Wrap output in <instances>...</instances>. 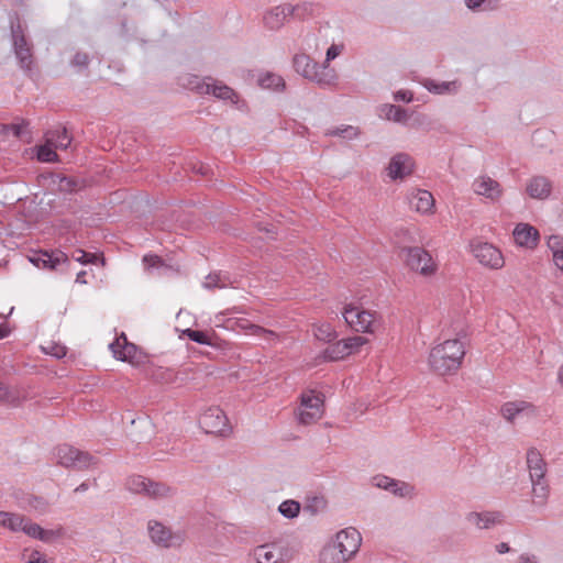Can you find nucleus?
Returning a JSON list of instances; mask_svg holds the SVG:
<instances>
[{
    "label": "nucleus",
    "mask_w": 563,
    "mask_h": 563,
    "mask_svg": "<svg viewBox=\"0 0 563 563\" xmlns=\"http://www.w3.org/2000/svg\"><path fill=\"white\" fill-rule=\"evenodd\" d=\"M11 332L10 327L7 323L0 324V340L7 338Z\"/></svg>",
    "instance_id": "5fc2aeb1"
},
{
    "label": "nucleus",
    "mask_w": 563,
    "mask_h": 563,
    "mask_svg": "<svg viewBox=\"0 0 563 563\" xmlns=\"http://www.w3.org/2000/svg\"><path fill=\"white\" fill-rule=\"evenodd\" d=\"M372 483L375 487L389 490L393 494L401 497L408 495L411 490L409 485L396 482L395 479L383 475L373 477Z\"/></svg>",
    "instance_id": "cd10ccee"
},
{
    "label": "nucleus",
    "mask_w": 563,
    "mask_h": 563,
    "mask_svg": "<svg viewBox=\"0 0 563 563\" xmlns=\"http://www.w3.org/2000/svg\"><path fill=\"white\" fill-rule=\"evenodd\" d=\"M73 257L80 264H96L99 261V256L97 254L87 253L82 250H76Z\"/></svg>",
    "instance_id": "a19ab883"
},
{
    "label": "nucleus",
    "mask_w": 563,
    "mask_h": 563,
    "mask_svg": "<svg viewBox=\"0 0 563 563\" xmlns=\"http://www.w3.org/2000/svg\"><path fill=\"white\" fill-rule=\"evenodd\" d=\"M405 265L423 277H432L438 272V263L432 255L420 246H405L400 250Z\"/></svg>",
    "instance_id": "6e6552de"
},
{
    "label": "nucleus",
    "mask_w": 563,
    "mask_h": 563,
    "mask_svg": "<svg viewBox=\"0 0 563 563\" xmlns=\"http://www.w3.org/2000/svg\"><path fill=\"white\" fill-rule=\"evenodd\" d=\"M486 0H465V4L470 10H477L479 9Z\"/></svg>",
    "instance_id": "864d4df0"
},
{
    "label": "nucleus",
    "mask_w": 563,
    "mask_h": 563,
    "mask_svg": "<svg viewBox=\"0 0 563 563\" xmlns=\"http://www.w3.org/2000/svg\"><path fill=\"white\" fill-rule=\"evenodd\" d=\"M183 85L199 95H212L218 99L230 101L232 104L239 103V96L232 88L211 77L201 79L188 75L183 78Z\"/></svg>",
    "instance_id": "423d86ee"
},
{
    "label": "nucleus",
    "mask_w": 563,
    "mask_h": 563,
    "mask_svg": "<svg viewBox=\"0 0 563 563\" xmlns=\"http://www.w3.org/2000/svg\"><path fill=\"white\" fill-rule=\"evenodd\" d=\"M298 558V544L288 539L257 544L247 552L249 563H291Z\"/></svg>",
    "instance_id": "f03ea898"
},
{
    "label": "nucleus",
    "mask_w": 563,
    "mask_h": 563,
    "mask_svg": "<svg viewBox=\"0 0 563 563\" xmlns=\"http://www.w3.org/2000/svg\"><path fill=\"white\" fill-rule=\"evenodd\" d=\"M23 399L21 391L18 388H12L0 382V402L16 406Z\"/></svg>",
    "instance_id": "f704fd0d"
},
{
    "label": "nucleus",
    "mask_w": 563,
    "mask_h": 563,
    "mask_svg": "<svg viewBox=\"0 0 563 563\" xmlns=\"http://www.w3.org/2000/svg\"><path fill=\"white\" fill-rule=\"evenodd\" d=\"M342 316L345 323L355 332L373 334L378 328V312L367 309L358 302L345 303Z\"/></svg>",
    "instance_id": "39448f33"
},
{
    "label": "nucleus",
    "mask_w": 563,
    "mask_h": 563,
    "mask_svg": "<svg viewBox=\"0 0 563 563\" xmlns=\"http://www.w3.org/2000/svg\"><path fill=\"white\" fill-rule=\"evenodd\" d=\"M294 66L298 74L320 86H331L338 80L334 68L328 65H319L306 54L297 55L294 58Z\"/></svg>",
    "instance_id": "0eeeda50"
},
{
    "label": "nucleus",
    "mask_w": 563,
    "mask_h": 563,
    "mask_svg": "<svg viewBox=\"0 0 563 563\" xmlns=\"http://www.w3.org/2000/svg\"><path fill=\"white\" fill-rule=\"evenodd\" d=\"M547 245L551 252L553 264L563 273V236L556 234L549 236Z\"/></svg>",
    "instance_id": "c85d7f7f"
},
{
    "label": "nucleus",
    "mask_w": 563,
    "mask_h": 563,
    "mask_svg": "<svg viewBox=\"0 0 563 563\" xmlns=\"http://www.w3.org/2000/svg\"><path fill=\"white\" fill-rule=\"evenodd\" d=\"M47 136H53V145L56 150H65L71 142L66 129H57L52 131L47 134Z\"/></svg>",
    "instance_id": "e433bc0d"
},
{
    "label": "nucleus",
    "mask_w": 563,
    "mask_h": 563,
    "mask_svg": "<svg viewBox=\"0 0 563 563\" xmlns=\"http://www.w3.org/2000/svg\"><path fill=\"white\" fill-rule=\"evenodd\" d=\"M146 529L150 540L159 548H180L185 542V537L181 531H174L170 527L158 520H150Z\"/></svg>",
    "instance_id": "9b49d317"
},
{
    "label": "nucleus",
    "mask_w": 563,
    "mask_h": 563,
    "mask_svg": "<svg viewBox=\"0 0 563 563\" xmlns=\"http://www.w3.org/2000/svg\"><path fill=\"white\" fill-rule=\"evenodd\" d=\"M409 205L412 210L423 216L435 212V201L432 194L424 189H416L409 196Z\"/></svg>",
    "instance_id": "5701e85b"
},
{
    "label": "nucleus",
    "mask_w": 563,
    "mask_h": 563,
    "mask_svg": "<svg viewBox=\"0 0 563 563\" xmlns=\"http://www.w3.org/2000/svg\"><path fill=\"white\" fill-rule=\"evenodd\" d=\"M526 462L529 470V478H537L547 475V463L539 450L530 448L526 454Z\"/></svg>",
    "instance_id": "bb28decb"
},
{
    "label": "nucleus",
    "mask_w": 563,
    "mask_h": 563,
    "mask_svg": "<svg viewBox=\"0 0 563 563\" xmlns=\"http://www.w3.org/2000/svg\"><path fill=\"white\" fill-rule=\"evenodd\" d=\"M131 493L142 494L153 499H163L170 496V488L163 483H157L141 475L131 476L126 482Z\"/></svg>",
    "instance_id": "ddd939ff"
},
{
    "label": "nucleus",
    "mask_w": 563,
    "mask_h": 563,
    "mask_svg": "<svg viewBox=\"0 0 563 563\" xmlns=\"http://www.w3.org/2000/svg\"><path fill=\"white\" fill-rule=\"evenodd\" d=\"M258 86L263 89H271L274 91L283 90L285 87L284 79L276 74L265 73L258 76L257 78Z\"/></svg>",
    "instance_id": "72a5a7b5"
},
{
    "label": "nucleus",
    "mask_w": 563,
    "mask_h": 563,
    "mask_svg": "<svg viewBox=\"0 0 563 563\" xmlns=\"http://www.w3.org/2000/svg\"><path fill=\"white\" fill-rule=\"evenodd\" d=\"M253 333L255 336L262 338L269 344H276L279 341V335L276 332L263 327L253 328Z\"/></svg>",
    "instance_id": "58836bf2"
},
{
    "label": "nucleus",
    "mask_w": 563,
    "mask_h": 563,
    "mask_svg": "<svg viewBox=\"0 0 563 563\" xmlns=\"http://www.w3.org/2000/svg\"><path fill=\"white\" fill-rule=\"evenodd\" d=\"M64 354H65V352L63 351L62 347H59L58 352H56L54 355L57 356V357H60Z\"/></svg>",
    "instance_id": "bf43d9fd"
},
{
    "label": "nucleus",
    "mask_w": 563,
    "mask_h": 563,
    "mask_svg": "<svg viewBox=\"0 0 563 563\" xmlns=\"http://www.w3.org/2000/svg\"><path fill=\"white\" fill-rule=\"evenodd\" d=\"M396 101L410 102L413 98L412 92L409 90H399L394 95Z\"/></svg>",
    "instance_id": "8fccbe9b"
},
{
    "label": "nucleus",
    "mask_w": 563,
    "mask_h": 563,
    "mask_svg": "<svg viewBox=\"0 0 563 563\" xmlns=\"http://www.w3.org/2000/svg\"><path fill=\"white\" fill-rule=\"evenodd\" d=\"M466 521L478 530H488L503 523L504 516L499 511H471Z\"/></svg>",
    "instance_id": "4be33fe9"
},
{
    "label": "nucleus",
    "mask_w": 563,
    "mask_h": 563,
    "mask_svg": "<svg viewBox=\"0 0 563 563\" xmlns=\"http://www.w3.org/2000/svg\"><path fill=\"white\" fill-rule=\"evenodd\" d=\"M14 48L21 66L29 69L32 64V55L23 36H14Z\"/></svg>",
    "instance_id": "473e14b6"
},
{
    "label": "nucleus",
    "mask_w": 563,
    "mask_h": 563,
    "mask_svg": "<svg viewBox=\"0 0 563 563\" xmlns=\"http://www.w3.org/2000/svg\"><path fill=\"white\" fill-rule=\"evenodd\" d=\"M203 287L207 289L223 288L225 287V283L219 274H210L206 277Z\"/></svg>",
    "instance_id": "37998d69"
},
{
    "label": "nucleus",
    "mask_w": 563,
    "mask_h": 563,
    "mask_svg": "<svg viewBox=\"0 0 563 563\" xmlns=\"http://www.w3.org/2000/svg\"><path fill=\"white\" fill-rule=\"evenodd\" d=\"M110 350L117 360L135 364L139 361L137 347L128 342L126 336L121 334L110 344Z\"/></svg>",
    "instance_id": "b1692460"
},
{
    "label": "nucleus",
    "mask_w": 563,
    "mask_h": 563,
    "mask_svg": "<svg viewBox=\"0 0 563 563\" xmlns=\"http://www.w3.org/2000/svg\"><path fill=\"white\" fill-rule=\"evenodd\" d=\"M88 55L85 53H77L73 59V64L78 67H86L88 65Z\"/></svg>",
    "instance_id": "3c124183"
},
{
    "label": "nucleus",
    "mask_w": 563,
    "mask_h": 563,
    "mask_svg": "<svg viewBox=\"0 0 563 563\" xmlns=\"http://www.w3.org/2000/svg\"><path fill=\"white\" fill-rule=\"evenodd\" d=\"M300 10V7H292L290 4L277 5L265 14V25L271 30H278L287 22H289L291 16H299Z\"/></svg>",
    "instance_id": "aec40b11"
},
{
    "label": "nucleus",
    "mask_w": 563,
    "mask_h": 563,
    "mask_svg": "<svg viewBox=\"0 0 563 563\" xmlns=\"http://www.w3.org/2000/svg\"><path fill=\"white\" fill-rule=\"evenodd\" d=\"M416 163L412 156L399 152L394 154L385 167V173L391 181H402L415 172Z\"/></svg>",
    "instance_id": "2eb2a0df"
},
{
    "label": "nucleus",
    "mask_w": 563,
    "mask_h": 563,
    "mask_svg": "<svg viewBox=\"0 0 563 563\" xmlns=\"http://www.w3.org/2000/svg\"><path fill=\"white\" fill-rule=\"evenodd\" d=\"M362 544L361 532L349 527L339 531L333 542L321 553V563H345L351 560Z\"/></svg>",
    "instance_id": "7ed1b4c3"
},
{
    "label": "nucleus",
    "mask_w": 563,
    "mask_h": 563,
    "mask_svg": "<svg viewBox=\"0 0 563 563\" xmlns=\"http://www.w3.org/2000/svg\"><path fill=\"white\" fill-rule=\"evenodd\" d=\"M57 461L65 467L85 468L91 464V456L69 445H62L56 452Z\"/></svg>",
    "instance_id": "a211bd4d"
},
{
    "label": "nucleus",
    "mask_w": 563,
    "mask_h": 563,
    "mask_svg": "<svg viewBox=\"0 0 563 563\" xmlns=\"http://www.w3.org/2000/svg\"><path fill=\"white\" fill-rule=\"evenodd\" d=\"M514 241L517 246L533 250L537 247L540 234L539 231L529 223H518L512 232Z\"/></svg>",
    "instance_id": "412c9836"
},
{
    "label": "nucleus",
    "mask_w": 563,
    "mask_h": 563,
    "mask_svg": "<svg viewBox=\"0 0 563 563\" xmlns=\"http://www.w3.org/2000/svg\"><path fill=\"white\" fill-rule=\"evenodd\" d=\"M538 412V408L526 400L507 401L500 407L501 417L510 423L523 417L536 418Z\"/></svg>",
    "instance_id": "f3484780"
},
{
    "label": "nucleus",
    "mask_w": 563,
    "mask_h": 563,
    "mask_svg": "<svg viewBox=\"0 0 563 563\" xmlns=\"http://www.w3.org/2000/svg\"><path fill=\"white\" fill-rule=\"evenodd\" d=\"M261 325L254 324L246 319H241L236 322V328L245 331L246 334L254 335L253 328H260Z\"/></svg>",
    "instance_id": "de8ad7c7"
},
{
    "label": "nucleus",
    "mask_w": 563,
    "mask_h": 563,
    "mask_svg": "<svg viewBox=\"0 0 563 563\" xmlns=\"http://www.w3.org/2000/svg\"><path fill=\"white\" fill-rule=\"evenodd\" d=\"M468 249L475 261L486 269L500 271L506 265L503 251L494 243L475 239Z\"/></svg>",
    "instance_id": "1a4fd4ad"
},
{
    "label": "nucleus",
    "mask_w": 563,
    "mask_h": 563,
    "mask_svg": "<svg viewBox=\"0 0 563 563\" xmlns=\"http://www.w3.org/2000/svg\"><path fill=\"white\" fill-rule=\"evenodd\" d=\"M76 283L78 284H86V272L85 271H81L77 274L76 276Z\"/></svg>",
    "instance_id": "4d7b16f0"
},
{
    "label": "nucleus",
    "mask_w": 563,
    "mask_h": 563,
    "mask_svg": "<svg viewBox=\"0 0 563 563\" xmlns=\"http://www.w3.org/2000/svg\"><path fill=\"white\" fill-rule=\"evenodd\" d=\"M422 85L427 90L435 95L454 93L459 89V84L455 80L435 81L433 79H424Z\"/></svg>",
    "instance_id": "c756f323"
},
{
    "label": "nucleus",
    "mask_w": 563,
    "mask_h": 563,
    "mask_svg": "<svg viewBox=\"0 0 563 563\" xmlns=\"http://www.w3.org/2000/svg\"><path fill=\"white\" fill-rule=\"evenodd\" d=\"M472 190L476 196L490 203H499L504 197V188L499 181L488 175H479L472 181Z\"/></svg>",
    "instance_id": "dca6fc26"
},
{
    "label": "nucleus",
    "mask_w": 563,
    "mask_h": 563,
    "mask_svg": "<svg viewBox=\"0 0 563 563\" xmlns=\"http://www.w3.org/2000/svg\"><path fill=\"white\" fill-rule=\"evenodd\" d=\"M379 117L397 123H405L408 120L407 111L394 104H384L379 109Z\"/></svg>",
    "instance_id": "7c9ffc66"
},
{
    "label": "nucleus",
    "mask_w": 563,
    "mask_h": 563,
    "mask_svg": "<svg viewBox=\"0 0 563 563\" xmlns=\"http://www.w3.org/2000/svg\"><path fill=\"white\" fill-rule=\"evenodd\" d=\"M36 158L43 163H53L57 161L56 148L53 145V136H47L44 144L36 147Z\"/></svg>",
    "instance_id": "2f4dec72"
},
{
    "label": "nucleus",
    "mask_w": 563,
    "mask_h": 563,
    "mask_svg": "<svg viewBox=\"0 0 563 563\" xmlns=\"http://www.w3.org/2000/svg\"><path fill=\"white\" fill-rule=\"evenodd\" d=\"M558 380H559L560 385L563 386V365L559 369Z\"/></svg>",
    "instance_id": "13d9d810"
},
{
    "label": "nucleus",
    "mask_w": 563,
    "mask_h": 563,
    "mask_svg": "<svg viewBox=\"0 0 563 563\" xmlns=\"http://www.w3.org/2000/svg\"><path fill=\"white\" fill-rule=\"evenodd\" d=\"M185 334L194 342L200 343V344H210V338L207 333L202 331H196L187 329L185 331Z\"/></svg>",
    "instance_id": "79ce46f5"
},
{
    "label": "nucleus",
    "mask_w": 563,
    "mask_h": 563,
    "mask_svg": "<svg viewBox=\"0 0 563 563\" xmlns=\"http://www.w3.org/2000/svg\"><path fill=\"white\" fill-rule=\"evenodd\" d=\"M465 356V344L457 338L446 339L437 343L430 350L428 363L439 375H450L457 372Z\"/></svg>",
    "instance_id": "f257e3e1"
},
{
    "label": "nucleus",
    "mask_w": 563,
    "mask_h": 563,
    "mask_svg": "<svg viewBox=\"0 0 563 563\" xmlns=\"http://www.w3.org/2000/svg\"><path fill=\"white\" fill-rule=\"evenodd\" d=\"M200 428L209 434L228 437L232 428L224 411L218 406L207 407L199 417Z\"/></svg>",
    "instance_id": "f8f14e48"
},
{
    "label": "nucleus",
    "mask_w": 563,
    "mask_h": 563,
    "mask_svg": "<svg viewBox=\"0 0 563 563\" xmlns=\"http://www.w3.org/2000/svg\"><path fill=\"white\" fill-rule=\"evenodd\" d=\"M316 339L323 342H330L336 336L334 328L328 322H318L312 327Z\"/></svg>",
    "instance_id": "c9c22d12"
},
{
    "label": "nucleus",
    "mask_w": 563,
    "mask_h": 563,
    "mask_svg": "<svg viewBox=\"0 0 563 563\" xmlns=\"http://www.w3.org/2000/svg\"><path fill=\"white\" fill-rule=\"evenodd\" d=\"M530 482H531V493H530L531 505L537 508H543L548 504V500L550 497L549 482L545 476L530 478Z\"/></svg>",
    "instance_id": "a878e982"
},
{
    "label": "nucleus",
    "mask_w": 563,
    "mask_h": 563,
    "mask_svg": "<svg viewBox=\"0 0 563 563\" xmlns=\"http://www.w3.org/2000/svg\"><path fill=\"white\" fill-rule=\"evenodd\" d=\"M323 395L316 390H305L300 396L297 419L301 424H311L323 416Z\"/></svg>",
    "instance_id": "9d476101"
},
{
    "label": "nucleus",
    "mask_w": 563,
    "mask_h": 563,
    "mask_svg": "<svg viewBox=\"0 0 563 563\" xmlns=\"http://www.w3.org/2000/svg\"><path fill=\"white\" fill-rule=\"evenodd\" d=\"M143 263L146 267H154L161 263V260L158 256L155 255H146L143 257Z\"/></svg>",
    "instance_id": "603ef678"
},
{
    "label": "nucleus",
    "mask_w": 563,
    "mask_h": 563,
    "mask_svg": "<svg viewBox=\"0 0 563 563\" xmlns=\"http://www.w3.org/2000/svg\"><path fill=\"white\" fill-rule=\"evenodd\" d=\"M368 343V339L362 335H354L329 345L324 350V358L328 361L343 360L350 355L356 354Z\"/></svg>",
    "instance_id": "4468645a"
},
{
    "label": "nucleus",
    "mask_w": 563,
    "mask_h": 563,
    "mask_svg": "<svg viewBox=\"0 0 563 563\" xmlns=\"http://www.w3.org/2000/svg\"><path fill=\"white\" fill-rule=\"evenodd\" d=\"M332 135L342 136L345 139H354L357 136L358 131L356 128L346 125L344 128H336L330 132Z\"/></svg>",
    "instance_id": "c03bdc74"
},
{
    "label": "nucleus",
    "mask_w": 563,
    "mask_h": 563,
    "mask_svg": "<svg viewBox=\"0 0 563 563\" xmlns=\"http://www.w3.org/2000/svg\"><path fill=\"white\" fill-rule=\"evenodd\" d=\"M344 49V45L343 44H335L333 43L328 49H327V53H325V60L322 65H328L329 66V63L331 60H333L334 58H336L338 56H340L342 54Z\"/></svg>",
    "instance_id": "a18cd8bd"
},
{
    "label": "nucleus",
    "mask_w": 563,
    "mask_h": 563,
    "mask_svg": "<svg viewBox=\"0 0 563 563\" xmlns=\"http://www.w3.org/2000/svg\"><path fill=\"white\" fill-rule=\"evenodd\" d=\"M518 563H542L537 554L525 552L519 555Z\"/></svg>",
    "instance_id": "09e8293b"
},
{
    "label": "nucleus",
    "mask_w": 563,
    "mask_h": 563,
    "mask_svg": "<svg viewBox=\"0 0 563 563\" xmlns=\"http://www.w3.org/2000/svg\"><path fill=\"white\" fill-rule=\"evenodd\" d=\"M300 504L297 500L288 499L283 501L279 507L278 511L288 519L296 518L300 512Z\"/></svg>",
    "instance_id": "4c0bfd02"
},
{
    "label": "nucleus",
    "mask_w": 563,
    "mask_h": 563,
    "mask_svg": "<svg viewBox=\"0 0 563 563\" xmlns=\"http://www.w3.org/2000/svg\"><path fill=\"white\" fill-rule=\"evenodd\" d=\"M526 192L532 199L545 200L551 196L552 183L545 176H533L527 180Z\"/></svg>",
    "instance_id": "393cba45"
},
{
    "label": "nucleus",
    "mask_w": 563,
    "mask_h": 563,
    "mask_svg": "<svg viewBox=\"0 0 563 563\" xmlns=\"http://www.w3.org/2000/svg\"><path fill=\"white\" fill-rule=\"evenodd\" d=\"M29 261L37 268L49 271H55L59 265L69 264L67 254L59 250L35 252L29 256Z\"/></svg>",
    "instance_id": "6ab92c4d"
},
{
    "label": "nucleus",
    "mask_w": 563,
    "mask_h": 563,
    "mask_svg": "<svg viewBox=\"0 0 563 563\" xmlns=\"http://www.w3.org/2000/svg\"><path fill=\"white\" fill-rule=\"evenodd\" d=\"M0 527L12 532L23 531L30 538L41 540L43 542H51L62 536V531L59 529L45 530L24 516L9 511H0Z\"/></svg>",
    "instance_id": "20e7f679"
},
{
    "label": "nucleus",
    "mask_w": 563,
    "mask_h": 563,
    "mask_svg": "<svg viewBox=\"0 0 563 563\" xmlns=\"http://www.w3.org/2000/svg\"><path fill=\"white\" fill-rule=\"evenodd\" d=\"M22 558L26 563H49L46 556L38 550L25 549Z\"/></svg>",
    "instance_id": "ea45409f"
},
{
    "label": "nucleus",
    "mask_w": 563,
    "mask_h": 563,
    "mask_svg": "<svg viewBox=\"0 0 563 563\" xmlns=\"http://www.w3.org/2000/svg\"><path fill=\"white\" fill-rule=\"evenodd\" d=\"M510 548L508 545V543L506 542H500L496 545V551L499 553V554H504V553H507L509 552Z\"/></svg>",
    "instance_id": "6e6d98bb"
},
{
    "label": "nucleus",
    "mask_w": 563,
    "mask_h": 563,
    "mask_svg": "<svg viewBox=\"0 0 563 563\" xmlns=\"http://www.w3.org/2000/svg\"><path fill=\"white\" fill-rule=\"evenodd\" d=\"M12 130L14 131V134L18 136L20 134V129L16 125L12 126Z\"/></svg>",
    "instance_id": "052dcab7"
},
{
    "label": "nucleus",
    "mask_w": 563,
    "mask_h": 563,
    "mask_svg": "<svg viewBox=\"0 0 563 563\" xmlns=\"http://www.w3.org/2000/svg\"><path fill=\"white\" fill-rule=\"evenodd\" d=\"M327 506V501L323 497H313L309 505L306 506L307 510L318 511L323 510Z\"/></svg>",
    "instance_id": "49530a36"
}]
</instances>
